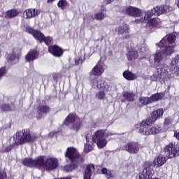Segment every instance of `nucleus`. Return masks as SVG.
Here are the masks:
<instances>
[{
  "instance_id": "0eeeda50",
  "label": "nucleus",
  "mask_w": 179,
  "mask_h": 179,
  "mask_svg": "<svg viewBox=\"0 0 179 179\" xmlns=\"http://www.w3.org/2000/svg\"><path fill=\"white\" fill-rule=\"evenodd\" d=\"M38 164L41 169H45L47 171L54 170L58 167V159L55 157H48L41 156L38 157Z\"/></svg>"
},
{
  "instance_id": "5701e85b",
  "label": "nucleus",
  "mask_w": 179,
  "mask_h": 179,
  "mask_svg": "<svg viewBox=\"0 0 179 179\" xmlns=\"http://www.w3.org/2000/svg\"><path fill=\"white\" fill-rule=\"evenodd\" d=\"M93 170H94V166L88 165L85 171L84 179H90V177H92V171H93Z\"/></svg>"
},
{
  "instance_id": "393cba45",
  "label": "nucleus",
  "mask_w": 179,
  "mask_h": 179,
  "mask_svg": "<svg viewBox=\"0 0 179 179\" xmlns=\"http://www.w3.org/2000/svg\"><path fill=\"white\" fill-rule=\"evenodd\" d=\"M157 26H159V21L156 19H150L146 24L147 29H150V30H152L154 27H157Z\"/></svg>"
},
{
  "instance_id": "dca6fc26",
  "label": "nucleus",
  "mask_w": 179,
  "mask_h": 179,
  "mask_svg": "<svg viewBox=\"0 0 179 179\" xmlns=\"http://www.w3.org/2000/svg\"><path fill=\"white\" fill-rule=\"evenodd\" d=\"M38 10L35 8H29L27 9L24 12V16L26 17V19H31V17H36V16H38Z\"/></svg>"
},
{
  "instance_id": "a18cd8bd",
  "label": "nucleus",
  "mask_w": 179,
  "mask_h": 179,
  "mask_svg": "<svg viewBox=\"0 0 179 179\" xmlns=\"http://www.w3.org/2000/svg\"><path fill=\"white\" fill-rule=\"evenodd\" d=\"M16 59V56L13 55V57H10V59H11V61H13V59Z\"/></svg>"
},
{
  "instance_id": "e433bc0d",
  "label": "nucleus",
  "mask_w": 179,
  "mask_h": 179,
  "mask_svg": "<svg viewBox=\"0 0 179 179\" xmlns=\"http://www.w3.org/2000/svg\"><path fill=\"white\" fill-rule=\"evenodd\" d=\"M6 178V172L5 171H0V179Z\"/></svg>"
},
{
  "instance_id": "a211bd4d",
  "label": "nucleus",
  "mask_w": 179,
  "mask_h": 179,
  "mask_svg": "<svg viewBox=\"0 0 179 179\" xmlns=\"http://www.w3.org/2000/svg\"><path fill=\"white\" fill-rule=\"evenodd\" d=\"M166 162H167L166 157L163 156H157L154 159L153 166L154 167L157 169L159 167H162V166H163V164H164Z\"/></svg>"
},
{
  "instance_id": "c85d7f7f",
  "label": "nucleus",
  "mask_w": 179,
  "mask_h": 179,
  "mask_svg": "<svg viewBox=\"0 0 179 179\" xmlns=\"http://www.w3.org/2000/svg\"><path fill=\"white\" fill-rule=\"evenodd\" d=\"M18 14L19 13L17 12V10H10L6 13L5 17H6L7 19H12V17H15V16H17Z\"/></svg>"
},
{
  "instance_id": "f257e3e1",
  "label": "nucleus",
  "mask_w": 179,
  "mask_h": 179,
  "mask_svg": "<svg viewBox=\"0 0 179 179\" xmlns=\"http://www.w3.org/2000/svg\"><path fill=\"white\" fill-rule=\"evenodd\" d=\"M164 110L162 108L157 109L152 112V116L146 120H143L140 124L139 133L141 135H156L162 131L160 125H150L153 122H156L157 120L163 117Z\"/></svg>"
},
{
  "instance_id": "4be33fe9",
  "label": "nucleus",
  "mask_w": 179,
  "mask_h": 179,
  "mask_svg": "<svg viewBox=\"0 0 179 179\" xmlns=\"http://www.w3.org/2000/svg\"><path fill=\"white\" fill-rule=\"evenodd\" d=\"M116 31L119 34H128L129 33V27L126 24H123L116 28Z\"/></svg>"
},
{
  "instance_id": "aec40b11",
  "label": "nucleus",
  "mask_w": 179,
  "mask_h": 179,
  "mask_svg": "<svg viewBox=\"0 0 179 179\" xmlns=\"http://www.w3.org/2000/svg\"><path fill=\"white\" fill-rule=\"evenodd\" d=\"M126 150L129 152V153H138V150H139V148L135 143H128L125 146Z\"/></svg>"
},
{
  "instance_id": "6e6552de",
  "label": "nucleus",
  "mask_w": 179,
  "mask_h": 179,
  "mask_svg": "<svg viewBox=\"0 0 179 179\" xmlns=\"http://www.w3.org/2000/svg\"><path fill=\"white\" fill-rule=\"evenodd\" d=\"M137 48L138 50V53L135 50H130L128 52L127 57L129 61L136 59V58L142 59L146 57V55L149 52V48H148V46H146L145 44H142L141 45H138Z\"/></svg>"
},
{
  "instance_id": "39448f33",
  "label": "nucleus",
  "mask_w": 179,
  "mask_h": 179,
  "mask_svg": "<svg viewBox=\"0 0 179 179\" xmlns=\"http://www.w3.org/2000/svg\"><path fill=\"white\" fill-rule=\"evenodd\" d=\"M111 135H113V134L107 131L97 130L93 134L92 137V142L96 143L99 149H103V148L107 146L108 141L107 139H106V138Z\"/></svg>"
},
{
  "instance_id": "1a4fd4ad",
  "label": "nucleus",
  "mask_w": 179,
  "mask_h": 179,
  "mask_svg": "<svg viewBox=\"0 0 179 179\" xmlns=\"http://www.w3.org/2000/svg\"><path fill=\"white\" fill-rule=\"evenodd\" d=\"M171 10H173V7H171L170 6L165 5L157 6L152 8L150 11H148L145 14L144 19L145 20H148L151 16H160V15L170 13Z\"/></svg>"
},
{
  "instance_id": "72a5a7b5",
  "label": "nucleus",
  "mask_w": 179,
  "mask_h": 179,
  "mask_svg": "<svg viewBox=\"0 0 179 179\" xmlns=\"http://www.w3.org/2000/svg\"><path fill=\"white\" fill-rule=\"evenodd\" d=\"M71 129H72V131H75L76 132H78V131L80 129V122L74 123L71 127Z\"/></svg>"
},
{
  "instance_id": "f3484780",
  "label": "nucleus",
  "mask_w": 179,
  "mask_h": 179,
  "mask_svg": "<svg viewBox=\"0 0 179 179\" xmlns=\"http://www.w3.org/2000/svg\"><path fill=\"white\" fill-rule=\"evenodd\" d=\"M48 51L55 57H61L62 55V49L57 45H52L48 48Z\"/></svg>"
},
{
  "instance_id": "c9c22d12",
  "label": "nucleus",
  "mask_w": 179,
  "mask_h": 179,
  "mask_svg": "<svg viewBox=\"0 0 179 179\" xmlns=\"http://www.w3.org/2000/svg\"><path fill=\"white\" fill-rule=\"evenodd\" d=\"M101 173L102 174H105L108 177V178H110V177H111V171L107 170V169L106 168H103L101 169Z\"/></svg>"
},
{
  "instance_id": "cd10ccee",
  "label": "nucleus",
  "mask_w": 179,
  "mask_h": 179,
  "mask_svg": "<svg viewBox=\"0 0 179 179\" xmlns=\"http://www.w3.org/2000/svg\"><path fill=\"white\" fill-rule=\"evenodd\" d=\"M76 120V115L73 114H69L65 119L64 124L65 125H69V124H72V122H75Z\"/></svg>"
},
{
  "instance_id": "de8ad7c7",
  "label": "nucleus",
  "mask_w": 179,
  "mask_h": 179,
  "mask_svg": "<svg viewBox=\"0 0 179 179\" xmlns=\"http://www.w3.org/2000/svg\"><path fill=\"white\" fill-rule=\"evenodd\" d=\"M0 57H1V50H0Z\"/></svg>"
},
{
  "instance_id": "2f4dec72",
  "label": "nucleus",
  "mask_w": 179,
  "mask_h": 179,
  "mask_svg": "<svg viewBox=\"0 0 179 179\" xmlns=\"http://www.w3.org/2000/svg\"><path fill=\"white\" fill-rule=\"evenodd\" d=\"M139 101L140 103H141V104H143L144 106H146V104H149V103H152L150 102V98L143 96L140 97Z\"/></svg>"
},
{
  "instance_id": "423d86ee",
  "label": "nucleus",
  "mask_w": 179,
  "mask_h": 179,
  "mask_svg": "<svg viewBox=\"0 0 179 179\" xmlns=\"http://www.w3.org/2000/svg\"><path fill=\"white\" fill-rule=\"evenodd\" d=\"M91 83L92 86H96L97 89L99 90L95 94V99L96 100H106V90L108 89L107 83L102 79H94L91 80Z\"/></svg>"
},
{
  "instance_id": "37998d69",
  "label": "nucleus",
  "mask_w": 179,
  "mask_h": 179,
  "mask_svg": "<svg viewBox=\"0 0 179 179\" xmlns=\"http://www.w3.org/2000/svg\"><path fill=\"white\" fill-rule=\"evenodd\" d=\"M55 0H47V3L51 4L54 2Z\"/></svg>"
},
{
  "instance_id": "4468645a",
  "label": "nucleus",
  "mask_w": 179,
  "mask_h": 179,
  "mask_svg": "<svg viewBox=\"0 0 179 179\" xmlns=\"http://www.w3.org/2000/svg\"><path fill=\"white\" fill-rule=\"evenodd\" d=\"M179 55H176L169 65V70L174 73H179Z\"/></svg>"
},
{
  "instance_id": "9b49d317",
  "label": "nucleus",
  "mask_w": 179,
  "mask_h": 179,
  "mask_svg": "<svg viewBox=\"0 0 179 179\" xmlns=\"http://www.w3.org/2000/svg\"><path fill=\"white\" fill-rule=\"evenodd\" d=\"M164 153L168 159H173V157L179 156V147L173 143H169L165 147Z\"/></svg>"
},
{
  "instance_id": "b1692460",
  "label": "nucleus",
  "mask_w": 179,
  "mask_h": 179,
  "mask_svg": "<svg viewBox=\"0 0 179 179\" xmlns=\"http://www.w3.org/2000/svg\"><path fill=\"white\" fill-rule=\"evenodd\" d=\"M86 141L87 143L85 144L84 152L85 153H89V152H91V150H93V146L89 144V142H90V134L86 136Z\"/></svg>"
},
{
  "instance_id": "9d476101",
  "label": "nucleus",
  "mask_w": 179,
  "mask_h": 179,
  "mask_svg": "<svg viewBox=\"0 0 179 179\" xmlns=\"http://www.w3.org/2000/svg\"><path fill=\"white\" fill-rule=\"evenodd\" d=\"M27 33H29L31 36H33L34 38L37 41H40V43H45L46 45H50L51 43H52V38L50 36H44V34L41 33V31L38 30H34L33 28L28 27L26 29Z\"/></svg>"
},
{
  "instance_id": "6ab92c4d",
  "label": "nucleus",
  "mask_w": 179,
  "mask_h": 179,
  "mask_svg": "<svg viewBox=\"0 0 179 179\" xmlns=\"http://www.w3.org/2000/svg\"><path fill=\"white\" fill-rule=\"evenodd\" d=\"M125 12L127 15H129V16H136V17L141 16V10L135 7L129 6L126 8Z\"/></svg>"
},
{
  "instance_id": "7c9ffc66",
  "label": "nucleus",
  "mask_w": 179,
  "mask_h": 179,
  "mask_svg": "<svg viewBox=\"0 0 179 179\" xmlns=\"http://www.w3.org/2000/svg\"><path fill=\"white\" fill-rule=\"evenodd\" d=\"M66 6H68V1L66 0H59L57 2V7L64 10V9H66Z\"/></svg>"
},
{
  "instance_id": "c03bdc74",
  "label": "nucleus",
  "mask_w": 179,
  "mask_h": 179,
  "mask_svg": "<svg viewBox=\"0 0 179 179\" xmlns=\"http://www.w3.org/2000/svg\"><path fill=\"white\" fill-rule=\"evenodd\" d=\"M114 0H106V3H111Z\"/></svg>"
},
{
  "instance_id": "bb28decb",
  "label": "nucleus",
  "mask_w": 179,
  "mask_h": 179,
  "mask_svg": "<svg viewBox=\"0 0 179 179\" xmlns=\"http://www.w3.org/2000/svg\"><path fill=\"white\" fill-rule=\"evenodd\" d=\"M164 95L162 93H157L153 94L150 97V100L151 103H155V101H159V100H162Z\"/></svg>"
},
{
  "instance_id": "f03ea898",
  "label": "nucleus",
  "mask_w": 179,
  "mask_h": 179,
  "mask_svg": "<svg viewBox=\"0 0 179 179\" xmlns=\"http://www.w3.org/2000/svg\"><path fill=\"white\" fill-rule=\"evenodd\" d=\"M65 157L71 161V164L64 166L63 168L64 171L67 173L75 170L78 167V164H80L83 162V159L79 155V152L76 148L70 147L68 148L65 153Z\"/></svg>"
},
{
  "instance_id": "2eb2a0df",
  "label": "nucleus",
  "mask_w": 179,
  "mask_h": 179,
  "mask_svg": "<svg viewBox=\"0 0 179 179\" xmlns=\"http://www.w3.org/2000/svg\"><path fill=\"white\" fill-rule=\"evenodd\" d=\"M22 164L27 167H40L38 164V157L36 159L26 158L22 161Z\"/></svg>"
},
{
  "instance_id": "a19ab883",
  "label": "nucleus",
  "mask_w": 179,
  "mask_h": 179,
  "mask_svg": "<svg viewBox=\"0 0 179 179\" xmlns=\"http://www.w3.org/2000/svg\"><path fill=\"white\" fill-rule=\"evenodd\" d=\"M153 77L151 78V80L156 81L157 80V76L156 74L152 75Z\"/></svg>"
},
{
  "instance_id": "ea45409f",
  "label": "nucleus",
  "mask_w": 179,
  "mask_h": 179,
  "mask_svg": "<svg viewBox=\"0 0 179 179\" xmlns=\"http://www.w3.org/2000/svg\"><path fill=\"white\" fill-rule=\"evenodd\" d=\"M80 62V58L78 57L75 59V64L76 65H79Z\"/></svg>"
},
{
  "instance_id": "473e14b6",
  "label": "nucleus",
  "mask_w": 179,
  "mask_h": 179,
  "mask_svg": "<svg viewBox=\"0 0 179 179\" xmlns=\"http://www.w3.org/2000/svg\"><path fill=\"white\" fill-rule=\"evenodd\" d=\"M48 111H50V108L48 106H42L39 107V114H45V113H48Z\"/></svg>"
},
{
  "instance_id": "ddd939ff",
  "label": "nucleus",
  "mask_w": 179,
  "mask_h": 179,
  "mask_svg": "<svg viewBox=\"0 0 179 179\" xmlns=\"http://www.w3.org/2000/svg\"><path fill=\"white\" fill-rule=\"evenodd\" d=\"M104 73V67L103 66V63L98 62L96 65L92 69L90 75L94 76H100Z\"/></svg>"
},
{
  "instance_id": "7ed1b4c3",
  "label": "nucleus",
  "mask_w": 179,
  "mask_h": 179,
  "mask_svg": "<svg viewBox=\"0 0 179 179\" xmlns=\"http://www.w3.org/2000/svg\"><path fill=\"white\" fill-rule=\"evenodd\" d=\"M174 41H176V36L169 34L164 37L158 44L159 47L162 48L164 54L171 55L174 52Z\"/></svg>"
},
{
  "instance_id": "20e7f679",
  "label": "nucleus",
  "mask_w": 179,
  "mask_h": 179,
  "mask_svg": "<svg viewBox=\"0 0 179 179\" xmlns=\"http://www.w3.org/2000/svg\"><path fill=\"white\" fill-rule=\"evenodd\" d=\"M13 139L15 145H23V143L36 141V137L34 135L30 134V130L23 129L21 131H17L14 136Z\"/></svg>"
},
{
  "instance_id": "58836bf2",
  "label": "nucleus",
  "mask_w": 179,
  "mask_h": 179,
  "mask_svg": "<svg viewBox=\"0 0 179 179\" xmlns=\"http://www.w3.org/2000/svg\"><path fill=\"white\" fill-rule=\"evenodd\" d=\"M1 110H3V111H9V106L3 105L1 107Z\"/></svg>"
},
{
  "instance_id": "49530a36",
  "label": "nucleus",
  "mask_w": 179,
  "mask_h": 179,
  "mask_svg": "<svg viewBox=\"0 0 179 179\" xmlns=\"http://www.w3.org/2000/svg\"><path fill=\"white\" fill-rule=\"evenodd\" d=\"M50 136H52L54 135V132L50 133Z\"/></svg>"
},
{
  "instance_id": "c756f323",
  "label": "nucleus",
  "mask_w": 179,
  "mask_h": 179,
  "mask_svg": "<svg viewBox=\"0 0 179 179\" xmlns=\"http://www.w3.org/2000/svg\"><path fill=\"white\" fill-rule=\"evenodd\" d=\"M123 97L126 99L128 101H134L135 100V97H136V95L133 92H125L123 94Z\"/></svg>"
},
{
  "instance_id": "4c0bfd02",
  "label": "nucleus",
  "mask_w": 179,
  "mask_h": 179,
  "mask_svg": "<svg viewBox=\"0 0 179 179\" xmlns=\"http://www.w3.org/2000/svg\"><path fill=\"white\" fill-rule=\"evenodd\" d=\"M5 72H6L5 67H2L0 69V78L1 76H3V75H5Z\"/></svg>"
},
{
  "instance_id": "79ce46f5",
  "label": "nucleus",
  "mask_w": 179,
  "mask_h": 179,
  "mask_svg": "<svg viewBox=\"0 0 179 179\" xmlns=\"http://www.w3.org/2000/svg\"><path fill=\"white\" fill-rule=\"evenodd\" d=\"M174 136H176V139H178V141H179V131H175Z\"/></svg>"
},
{
  "instance_id": "a878e982",
  "label": "nucleus",
  "mask_w": 179,
  "mask_h": 179,
  "mask_svg": "<svg viewBox=\"0 0 179 179\" xmlns=\"http://www.w3.org/2000/svg\"><path fill=\"white\" fill-rule=\"evenodd\" d=\"M123 76L127 80H134L138 78V76H136V74H134V73H132L131 72H129V71H124L123 73Z\"/></svg>"
},
{
  "instance_id": "f704fd0d",
  "label": "nucleus",
  "mask_w": 179,
  "mask_h": 179,
  "mask_svg": "<svg viewBox=\"0 0 179 179\" xmlns=\"http://www.w3.org/2000/svg\"><path fill=\"white\" fill-rule=\"evenodd\" d=\"M94 17L96 20H103L106 17V15L103 13H98L95 14Z\"/></svg>"
},
{
  "instance_id": "412c9836",
  "label": "nucleus",
  "mask_w": 179,
  "mask_h": 179,
  "mask_svg": "<svg viewBox=\"0 0 179 179\" xmlns=\"http://www.w3.org/2000/svg\"><path fill=\"white\" fill-rule=\"evenodd\" d=\"M38 57V52L36 50L29 51L25 56V59L27 62H31Z\"/></svg>"
},
{
  "instance_id": "f8f14e48",
  "label": "nucleus",
  "mask_w": 179,
  "mask_h": 179,
  "mask_svg": "<svg viewBox=\"0 0 179 179\" xmlns=\"http://www.w3.org/2000/svg\"><path fill=\"white\" fill-rule=\"evenodd\" d=\"M158 45V48L157 50V52L155 54L154 56V62H155V65L156 66H160V61L163 59V55H166L164 53V50H163V48L160 47L159 45V43L157 44Z\"/></svg>"
}]
</instances>
